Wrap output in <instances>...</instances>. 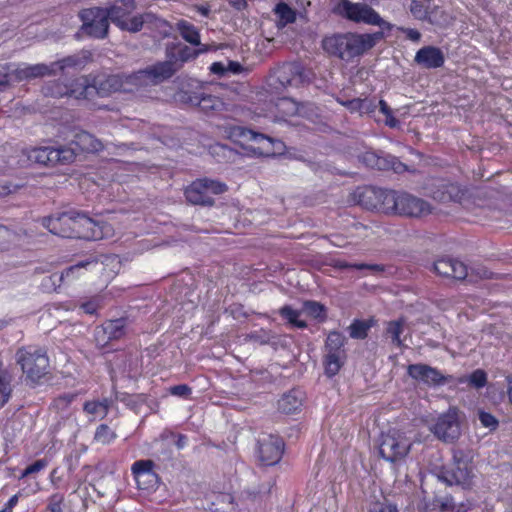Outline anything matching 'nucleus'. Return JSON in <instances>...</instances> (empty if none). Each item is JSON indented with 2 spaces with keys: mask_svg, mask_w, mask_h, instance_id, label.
I'll use <instances>...</instances> for the list:
<instances>
[{
  "mask_svg": "<svg viewBox=\"0 0 512 512\" xmlns=\"http://www.w3.org/2000/svg\"><path fill=\"white\" fill-rule=\"evenodd\" d=\"M280 315L285 318L290 324L298 328H306L307 324L305 321L300 320L301 311L295 310L292 307L286 305L280 309Z\"/></svg>",
  "mask_w": 512,
  "mask_h": 512,
  "instance_id": "obj_45",
  "label": "nucleus"
},
{
  "mask_svg": "<svg viewBox=\"0 0 512 512\" xmlns=\"http://www.w3.org/2000/svg\"><path fill=\"white\" fill-rule=\"evenodd\" d=\"M143 23L144 21L141 16L127 17L119 28L129 32H138L142 29Z\"/></svg>",
  "mask_w": 512,
  "mask_h": 512,
  "instance_id": "obj_51",
  "label": "nucleus"
},
{
  "mask_svg": "<svg viewBox=\"0 0 512 512\" xmlns=\"http://www.w3.org/2000/svg\"><path fill=\"white\" fill-rule=\"evenodd\" d=\"M430 430L443 442L452 443L457 440L461 435L457 411L449 409L446 413L440 415Z\"/></svg>",
  "mask_w": 512,
  "mask_h": 512,
  "instance_id": "obj_10",
  "label": "nucleus"
},
{
  "mask_svg": "<svg viewBox=\"0 0 512 512\" xmlns=\"http://www.w3.org/2000/svg\"><path fill=\"white\" fill-rule=\"evenodd\" d=\"M369 512H398V509L390 503H374Z\"/></svg>",
  "mask_w": 512,
  "mask_h": 512,
  "instance_id": "obj_63",
  "label": "nucleus"
},
{
  "mask_svg": "<svg viewBox=\"0 0 512 512\" xmlns=\"http://www.w3.org/2000/svg\"><path fill=\"white\" fill-rule=\"evenodd\" d=\"M414 62L424 69H436L444 65L445 56L438 47L424 46L416 52Z\"/></svg>",
  "mask_w": 512,
  "mask_h": 512,
  "instance_id": "obj_18",
  "label": "nucleus"
},
{
  "mask_svg": "<svg viewBox=\"0 0 512 512\" xmlns=\"http://www.w3.org/2000/svg\"><path fill=\"white\" fill-rule=\"evenodd\" d=\"M208 49L206 46H202L200 49L192 50L191 48L184 46L179 51V59L181 62H186L190 59L196 58L200 53L206 52Z\"/></svg>",
  "mask_w": 512,
  "mask_h": 512,
  "instance_id": "obj_57",
  "label": "nucleus"
},
{
  "mask_svg": "<svg viewBox=\"0 0 512 512\" xmlns=\"http://www.w3.org/2000/svg\"><path fill=\"white\" fill-rule=\"evenodd\" d=\"M431 212L432 207L427 201L407 192L399 193L397 215L420 218Z\"/></svg>",
  "mask_w": 512,
  "mask_h": 512,
  "instance_id": "obj_12",
  "label": "nucleus"
},
{
  "mask_svg": "<svg viewBox=\"0 0 512 512\" xmlns=\"http://www.w3.org/2000/svg\"><path fill=\"white\" fill-rule=\"evenodd\" d=\"M429 512H459L454 501L450 497H441L433 500Z\"/></svg>",
  "mask_w": 512,
  "mask_h": 512,
  "instance_id": "obj_42",
  "label": "nucleus"
},
{
  "mask_svg": "<svg viewBox=\"0 0 512 512\" xmlns=\"http://www.w3.org/2000/svg\"><path fill=\"white\" fill-rule=\"evenodd\" d=\"M408 375L427 385H441L446 382V378L438 371L426 364H411L407 368Z\"/></svg>",
  "mask_w": 512,
  "mask_h": 512,
  "instance_id": "obj_17",
  "label": "nucleus"
},
{
  "mask_svg": "<svg viewBox=\"0 0 512 512\" xmlns=\"http://www.w3.org/2000/svg\"><path fill=\"white\" fill-rule=\"evenodd\" d=\"M87 266H92L93 268H98L100 264L97 261H85V262H79L69 268H67L58 278L61 281L64 280H71L75 277L81 276L80 272L82 269L86 268Z\"/></svg>",
  "mask_w": 512,
  "mask_h": 512,
  "instance_id": "obj_41",
  "label": "nucleus"
},
{
  "mask_svg": "<svg viewBox=\"0 0 512 512\" xmlns=\"http://www.w3.org/2000/svg\"><path fill=\"white\" fill-rule=\"evenodd\" d=\"M345 340V337L340 332H330L325 343L326 351H343L342 347L344 346Z\"/></svg>",
  "mask_w": 512,
  "mask_h": 512,
  "instance_id": "obj_48",
  "label": "nucleus"
},
{
  "mask_svg": "<svg viewBox=\"0 0 512 512\" xmlns=\"http://www.w3.org/2000/svg\"><path fill=\"white\" fill-rule=\"evenodd\" d=\"M122 80V92H133L140 87L148 86L143 70L131 74H120Z\"/></svg>",
  "mask_w": 512,
  "mask_h": 512,
  "instance_id": "obj_31",
  "label": "nucleus"
},
{
  "mask_svg": "<svg viewBox=\"0 0 512 512\" xmlns=\"http://www.w3.org/2000/svg\"><path fill=\"white\" fill-rule=\"evenodd\" d=\"M127 321L124 318L109 320L95 329V341L104 347L109 341L119 340L126 334Z\"/></svg>",
  "mask_w": 512,
  "mask_h": 512,
  "instance_id": "obj_14",
  "label": "nucleus"
},
{
  "mask_svg": "<svg viewBox=\"0 0 512 512\" xmlns=\"http://www.w3.org/2000/svg\"><path fill=\"white\" fill-rule=\"evenodd\" d=\"M154 462L152 460H138L132 465V473L140 489L149 490L158 483V475L153 470Z\"/></svg>",
  "mask_w": 512,
  "mask_h": 512,
  "instance_id": "obj_15",
  "label": "nucleus"
},
{
  "mask_svg": "<svg viewBox=\"0 0 512 512\" xmlns=\"http://www.w3.org/2000/svg\"><path fill=\"white\" fill-rule=\"evenodd\" d=\"M452 261L453 259L451 258H442L437 260L434 263V271L441 276L449 277L450 274L453 272V270L451 269Z\"/></svg>",
  "mask_w": 512,
  "mask_h": 512,
  "instance_id": "obj_53",
  "label": "nucleus"
},
{
  "mask_svg": "<svg viewBox=\"0 0 512 512\" xmlns=\"http://www.w3.org/2000/svg\"><path fill=\"white\" fill-rule=\"evenodd\" d=\"M74 224L73 238L101 240L113 235V228L110 224L105 222L97 223L79 211Z\"/></svg>",
  "mask_w": 512,
  "mask_h": 512,
  "instance_id": "obj_9",
  "label": "nucleus"
},
{
  "mask_svg": "<svg viewBox=\"0 0 512 512\" xmlns=\"http://www.w3.org/2000/svg\"><path fill=\"white\" fill-rule=\"evenodd\" d=\"M344 105L347 106V108L350 109L351 111H359L361 113H369L373 111L376 107L374 102L367 98H354L352 100L345 102Z\"/></svg>",
  "mask_w": 512,
  "mask_h": 512,
  "instance_id": "obj_46",
  "label": "nucleus"
},
{
  "mask_svg": "<svg viewBox=\"0 0 512 512\" xmlns=\"http://www.w3.org/2000/svg\"><path fill=\"white\" fill-rule=\"evenodd\" d=\"M383 38L382 32L376 33H339L326 36L322 47L330 56L350 62L372 49Z\"/></svg>",
  "mask_w": 512,
  "mask_h": 512,
  "instance_id": "obj_1",
  "label": "nucleus"
},
{
  "mask_svg": "<svg viewBox=\"0 0 512 512\" xmlns=\"http://www.w3.org/2000/svg\"><path fill=\"white\" fill-rule=\"evenodd\" d=\"M178 68L172 61L158 62L143 70L148 85H157L174 75Z\"/></svg>",
  "mask_w": 512,
  "mask_h": 512,
  "instance_id": "obj_21",
  "label": "nucleus"
},
{
  "mask_svg": "<svg viewBox=\"0 0 512 512\" xmlns=\"http://www.w3.org/2000/svg\"><path fill=\"white\" fill-rule=\"evenodd\" d=\"M338 14L353 22H363L391 30L392 25L385 21L372 7L365 3H353L349 0H341L336 7Z\"/></svg>",
  "mask_w": 512,
  "mask_h": 512,
  "instance_id": "obj_5",
  "label": "nucleus"
},
{
  "mask_svg": "<svg viewBox=\"0 0 512 512\" xmlns=\"http://www.w3.org/2000/svg\"><path fill=\"white\" fill-rule=\"evenodd\" d=\"M378 193L379 188L376 187H365L359 193V203L367 208V209H376L378 208Z\"/></svg>",
  "mask_w": 512,
  "mask_h": 512,
  "instance_id": "obj_35",
  "label": "nucleus"
},
{
  "mask_svg": "<svg viewBox=\"0 0 512 512\" xmlns=\"http://www.w3.org/2000/svg\"><path fill=\"white\" fill-rule=\"evenodd\" d=\"M23 154L31 163L55 166L67 165L76 158V152L73 148L67 146L60 147H30L23 150Z\"/></svg>",
  "mask_w": 512,
  "mask_h": 512,
  "instance_id": "obj_4",
  "label": "nucleus"
},
{
  "mask_svg": "<svg viewBox=\"0 0 512 512\" xmlns=\"http://www.w3.org/2000/svg\"><path fill=\"white\" fill-rule=\"evenodd\" d=\"M354 269L360 271H366L369 274H379L384 272L385 267L380 264H366V263H354Z\"/></svg>",
  "mask_w": 512,
  "mask_h": 512,
  "instance_id": "obj_59",
  "label": "nucleus"
},
{
  "mask_svg": "<svg viewBox=\"0 0 512 512\" xmlns=\"http://www.w3.org/2000/svg\"><path fill=\"white\" fill-rule=\"evenodd\" d=\"M427 22L433 26L445 28L452 23V17L443 7L437 5L432 0L429 8Z\"/></svg>",
  "mask_w": 512,
  "mask_h": 512,
  "instance_id": "obj_29",
  "label": "nucleus"
},
{
  "mask_svg": "<svg viewBox=\"0 0 512 512\" xmlns=\"http://www.w3.org/2000/svg\"><path fill=\"white\" fill-rule=\"evenodd\" d=\"M414 440L401 429L391 428L379 438V455L392 464L402 463L409 455Z\"/></svg>",
  "mask_w": 512,
  "mask_h": 512,
  "instance_id": "obj_2",
  "label": "nucleus"
},
{
  "mask_svg": "<svg viewBox=\"0 0 512 512\" xmlns=\"http://www.w3.org/2000/svg\"><path fill=\"white\" fill-rule=\"evenodd\" d=\"M78 211L70 210L48 217H43L40 222L43 227L54 235L73 238L74 223L77 218Z\"/></svg>",
  "mask_w": 512,
  "mask_h": 512,
  "instance_id": "obj_11",
  "label": "nucleus"
},
{
  "mask_svg": "<svg viewBox=\"0 0 512 512\" xmlns=\"http://www.w3.org/2000/svg\"><path fill=\"white\" fill-rule=\"evenodd\" d=\"M79 17L85 34L97 39H104L108 35L109 20L106 9L100 7L83 9Z\"/></svg>",
  "mask_w": 512,
  "mask_h": 512,
  "instance_id": "obj_8",
  "label": "nucleus"
},
{
  "mask_svg": "<svg viewBox=\"0 0 512 512\" xmlns=\"http://www.w3.org/2000/svg\"><path fill=\"white\" fill-rule=\"evenodd\" d=\"M72 143L75 144L79 150L88 153L98 152L103 148L102 143L86 131L76 133Z\"/></svg>",
  "mask_w": 512,
  "mask_h": 512,
  "instance_id": "obj_27",
  "label": "nucleus"
},
{
  "mask_svg": "<svg viewBox=\"0 0 512 512\" xmlns=\"http://www.w3.org/2000/svg\"><path fill=\"white\" fill-rule=\"evenodd\" d=\"M86 61L78 55L67 56L61 60L50 63L53 66V75H56L57 71H64L69 67H83Z\"/></svg>",
  "mask_w": 512,
  "mask_h": 512,
  "instance_id": "obj_37",
  "label": "nucleus"
},
{
  "mask_svg": "<svg viewBox=\"0 0 512 512\" xmlns=\"http://www.w3.org/2000/svg\"><path fill=\"white\" fill-rule=\"evenodd\" d=\"M258 455L263 465H274L282 457L284 442L275 435H267L259 439Z\"/></svg>",
  "mask_w": 512,
  "mask_h": 512,
  "instance_id": "obj_13",
  "label": "nucleus"
},
{
  "mask_svg": "<svg viewBox=\"0 0 512 512\" xmlns=\"http://www.w3.org/2000/svg\"><path fill=\"white\" fill-rule=\"evenodd\" d=\"M47 461L45 459H39L35 461L33 464L29 465L21 474L20 478L27 477L29 475H32L34 473H37L44 469L47 466Z\"/></svg>",
  "mask_w": 512,
  "mask_h": 512,
  "instance_id": "obj_61",
  "label": "nucleus"
},
{
  "mask_svg": "<svg viewBox=\"0 0 512 512\" xmlns=\"http://www.w3.org/2000/svg\"><path fill=\"white\" fill-rule=\"evenodd\" d=\"M64 497L61 494H54L49 498L48 511L49 512H61V505Z\"/></svg>",
  "mask_w": 512,
  "mask_h": 512,
  "instance_id": "obj_62",
  "label": "nucleus"
},
{
  "mask_svg": "<svg viewBox=\"0 0 512 512\" xmlns=\"http://www.w3.org/2000/svg\"><path fill=\"white\" fill-rule=\"evenodd\" d=\"M12 76L16 82L30 81L46 76H53V66L44 63L33 65L23 63L13 68Z\"/></svg>",
  "mask_w": 512,
  "mask_h": 512,
  "instance_id": "obj_16",
  "label": "nucleus"
},
{
  "mask_svg": "<svg viewBox=\"0 0 512 512\" xmlns=\"http://www.w3.org/2000/svg\"><path fill=\"white\" fill-rule=\"evenodd\" d=\"M14 66L12 64L0 65V87L8 85L11 81H14L12 76V70Z\"/></svg>",
  "mask_w": 512,
  "mask_h": 512,
  "instance_id": "obj_58",
  "label": "nucleus"
},
{
  "mask_svg": "<svg viewBox=\"0 0 512 512\" xmlns=\"http://www.w3.org/2000/svg\"><path fill=\"white\" fill-rule=\"evenodd\" d=\"M344 351H327L325 356V371L330 377L336 375L343 364Z\"/></svg>",
  "mask_w": 512,
  "mask_h": 512,
  "instance_id": "obj_34",
  "label": "nucleus"
},
{
  "mask_svg": "<svg viewBox=\"0 0 512 512\" xmlns=\"http://www.w3.org/2000/svg\"><path fill=\"white\" fill-rule=\"evenodd\" d=\"M487 383L486 373L481 370H475L469 377V384L474 386L475 388H482Z\"/></svg>",
  "mask_w": 512,
  "mask_h": 512,
  "instance_id": "obj_56",
  "label": "nucleus"
},
{
  "mask_svg": "<svg viewBox=\"0 0 512 512\" xmlns=\"http://www.w3.org/2000/svg\"><path fill=\"white\" fill-rule=\"evenodd\" d=\"M116 438V434L113 430L110 429L109 426L105 424H101L96 432L94 439L101 444H109Z\"/></svg>",
  "mask_w": 512,
  "mask_h": 512,
  "instance_id": "obj_50",
  "label": "nucleus"
},
{
  "mask_svg": "<svg viewBox=\"0 0 512 512\" xmlns=\"http://www.w3.org/2000/svg\"><path fill=\"white\" fill-rule=\"evenodd\" d=\"M10 376L7 371L0 369V407L4 406L10 398Z\"/></svg>",
  "mask_w": 512,
  "mask_h": 512,
  "instance_id": "obj_49",
  "label": "nucleus"
},
{
  "mask_svg": "<svg viewBox=\"0 0 512 512\" xmlns=\"http://www.w3.org/2000/svg\"><path fill=\"white\" fill-rule=\"evenodd\" d=\"M472 460L473 452L471 450L454 449L452 467L443 476L445 481L449 485H469L473 477Z\"/></svg>",
  "mask_w": 512,
  "mask_h": 512,
  "instance_id": "obj_7",
  "label": "nucleus"
},
{
  "mask_svg": "<svg viewBox=\"0 0 512 512\" xmlns=\"http://www.w3.org/2000/svg\"><path fill=\"white\" fill-rule=\"evenodd\" d=\"M373 325V320H354L348 327L350 337L353 339H364Z\"/></svg>",
  "mask_w": 512,
  "mask_h": 512,
  "instance_id": "obj_38",
  "label": "nucleus"
},
{
  "mask_svg": "<svg viewBox=\"0 0 512 512\" xmlns=\"http://www.w3.org/2000/svg\"><path fill=\"white\" fill-rule=\"evenodd\" d=\"M187 102L198 106L205 113L219 112L224 109V102L216 96L204 93H193L188 96Z\"/></svg>",
  "mask_w": 512,
  "mask_h": 512,
  "instance_id": "obj_24",
  "label": "nucleus"
},
{
  "mask_svg": "<svg viewBox=\"0 0 512 512\" xmlns=\"http://www.w3.org/2000/svg\"><path fill=\"white\" fill-rule=\"evenodd\" d=\"M69 97L91 101L95 98V87L90 75H82L68 84Z\"/></svg>",
  "mask_w": 512,
  "mask_h": 512,
  "instance_id": "obj_20",
  "label": "nucleus"
},
{
  "mask_svg": "<svg viewBox=\"0 0 512 512\" xmlns=\"http://www.w3.org/2000/svg\"><path fill=\"white\" fill-rule=\"evenodd\" d=\"M274 12L278 17L279 25L282 27L296 20L295 11L284 2L278 3L274 8Z\"/></svg>",
  "mask_w": 512,
  "mask_h": 512,
  "instance_id": "obj_39",
  "label": "nucleus"
},
{
  "mask_svg": "<svg viewBox=\"0 0 512 512\" xmlns=\"http://www.w3.org/2000/svg\"><path fill=\"white\" fill-rule=\"evenodd\" d=\"M404 321L402 319L390 321L386 327V334L391 338L393 344L402 346L400 335L403 333Z\"/></svg>",
  "mask_w": 512,
  "mask_h": 512,
  "instance_id": "obj_44",
  "label": "nucleus"
},
{
  "mask_svg": "<svg viewBox=\"0 0 512 512\" xmlns=\"http://www.w3.org/2000/svg\"><path fill=\"white\" fill-rule=\"evenodd\" d=\"M227 190L225 183L203 178L198 179L189 185L185 190L188 202L194 205H213L214 195H219Z\"/></svg>",
  "mask_w": 512,
  "mask_h": 512,
  "instance_id": "obj_6",
  "label": "nucleus"
},
{
  "mask_svg": "<svg viewBox=\"0 0 512 512\" xmlns=\"http://www.w3.org/2000/svg\"><path fill=\"white\" fill-rule=\"evenodd\" d=\"M479 420L484 427L490 430H495L498 426V420L492 414L484 411L479 412Z\"/></svg>",
  "mask_w": 512,
  "mask_h": 512,
  "instance_id": "obj_60",
  "label": "nucleus"
},
{
  "mask_svg": "<svg viewBox=\"0 0 512 512\" xmlns=\"http://www.w3.org/2000/svg\"><path fill=\"white\" fill-rule=\"evenodd\" d=\"M399 193L393 190L379 188L377 210L386 214H396L398 207Z\"/></svg>",
  "mask_w": 512,
  "mask_h": 512,
  "instance_id": "obj_26",
  "label": "nucleus"
},
{
  "mask_svg": "<svg viewBox=\"0 0 512 512\" xmlns=\"http://www.w3.org/2000/svg\"><path fill=\"white\" fill-rule=\"evenodd\" d=\"M177 29L185 41L192 45H201L199 31L194 25L185 20H181L177 23Z\"/></svg>",
  "mask_w": 512,
  "mask_h": 512,
  "instance_id": "obj_33",
  "label": "nucleus"
},
{
  "mask_svg": "<svg viewBox=\"0 0 512 512\" xmlns=\"http://www.w3.org/2000/svg\"><path fill=\"white\" fill-rule=\"evenodd\" d=\"M451 269L453 272L449 277L456 280H464L468 278V268L463 262L453 259Z\"/></svg>",
  "mask_w": 512,
  "mask_h": 512,
  "instance_id": "obj_55",
  "label": "nucleus"
},
{
  "mask_svg": "<svg viewBox=\"0 0 512 512\" xmlns=\"http://www.w3.org/2000/svg\"><path fill=\"white\" fill-rule=\"evenodd\" d=\"M276 117L278 120H286L288 117L295 116L299 107L297 102L288 97H283L275 103Z\"/></svg>",
  "mask_w": 512,
  "mask_h": 512,
  "instance_id": "obj_32",
  "label": "nucleus"
},
{
  "mask_svg": "<svg viewBox=\"0 0 512 512\" xmlns=\"http://www.w3.org/2000/svg\"><path fill=\"white\" fill-rule=\"evenodd\" d=\"M358 158L367 167L378 170L393 169L395 172H400L404 167V165L398 162L394 157H382L371 150L365 151L363 154L358 155Z\"/></svg>",
  "mask_w": 512,
  "mask_h": 512,
  "instance_id": "obj_19",
  "label": "nucleus"
},
{
  "mask_svg": "<svg viewBox=\"0 0 512 512\" xmlns=\"http://www.w3.org/2000/svg\"><path fill=\"white\" fill-rule=\"evenodd\" d=\"M15 237L16 235L13 231L0 225V252L8 250Z\"/></svg>",
  "mask_w": 512,
  "mask_h": 512,
  "instance_id": "obj_52",
  "label": "nucleus"
},
{
  "mask_svg": "<svg viewBox=\"0 0 512 512\" xmlns=\"http://www.w3.org/2000/svg\"><path fill=\"white\" fill-rule=\"evenodd\" d=\"M303 405V393L293 389L286 393L278 402V408L283 413L292 414L298 411Z\"/></svg>",
  "mask_w": 512,
  "mask_h": 512,
  "instance_id": "obj_25",
  "label": "nucleus"
},
{
  "mask_svg": "<svg viewBox=\"0 0 512 512\" xmlns=\"http://www.w3.org/2000/svg\"><path fill=\"white\" fill-rule=\"evenodd\" d=\"M17 364L32 382H38L48 373L49 359L46 352L37 347H21L15 354Z\"/></svg>",
  "mask_w": 512,
  "mask_h": 512,
  "instance_id": "obj_3",
  "label": "nucleus"
},
{
  "mask_svg": "<svg viewBox=\"0 0 512 512\" xmlns=\"http://www.w3.org/2000/svg\"><path fill=\"white\" fill-rule=\"evenodd\" d=\"M431 1L432 0H412L409 10L413 17L420 21H427Z\"/></svg>",
  "mask_w": 512,
  "mask_h": 512,
  "instance_id": "obj_40",
  "label": "nucleus"
},
{
  "mask_svg": "<svg viewBox=\"0 0 512 512\" xmlns=\"http://www.w3.org/2000/svg\"><path fill=\"white\" fill-rule=\"evenodd\" d=\"M108 13V20H111L118 27L123 21L129 16V14L135 9V3L133 0H127L123 2V5H113L109 8H105Z\"/></svg>",
  "mask_w": 512,
  "mask_h": 512,
  "instance_id": "obj_30",
  "label": "nucleus"
},
{
  "mask_svg": "<svg viewBox=\"0 0 512 512\" xmlns=\"http://www.w3.org/2000/svg\"><path fill=\"white\" fill-rule=\"evenodd\" d=\"M492 277V272H490L487 268L483 266H475L471 268V271L468 272V281L476 282L481 279H489Z\"/></svg>",
  "mask_w": 512,
  "mask_h": 512,
  "instance_id": "obj_54",
  "label": "nucleus"
},
{
  "mask_svg": "<svg viewBox=\"0 0 512 512\" xmlns=\"http://www.w3.org/2000/svg\"><path fill=\"white\" fill-rule=\"evenodd\" d=\"M464 195L461 187L455 183L440 182L431 191L433 199L442 202H460Z\"/></svg>",
  "mask_w": 512,
  "mask_h": 512,
  "instance_id": "obj_22",
  "label": "nucleus"
},
{
  "mask_svg": "<svg viewBox=\"0 0 512 512\" xmlns=\"http://www.w3.org/2000/svg\"><path fill=\"white\" fill-rule=\"evenodd\" d=\"M83 409L87 414L91 415L93 419H103L108 413V400L87 401Z\"/></svg>",
  "mask_w": 512,
  "mask_h": 512,
  "instance_id": "obj_36",
  "label": "nucleus"
},
{
  "mask_svg": "<svg viewBox=\"0 0 512 512\" xmlns=\"http://www.w3.org/2000/svg\"><path fill=\"white\" fill-rule=\"evenodd\" d=\"M302 79L300 67L294 64H288L280 68L277 72V80L283 86H297Z\"/></svg>",
  "mask_w": 512,
  "mask_h": 512,
  "instance_id": "obj_28",
  "label": "nucleus"
},
{
  "mask_svg": "<svg viewBox=\"0 0 512 512\" xmlns=\"http://www.w3.org/2000/svg\"><path fill=\"white\" fill-rule=\"evenodd\" d=\"M172 395L186 398L191 394V388L186 384L176 385L170 388Z\"/></svg>",
  "mask_w": 512,
  "mask_h": 512,
  "instance_id": "obj_64",
  "label": "nucleus"
},
{
  "mask_svg": "<svg viewBox=\"0 0 512 512\" xmlns=\"http://www.w3.org/2000/svg\"><path fill=\"white\" fill-rule=\"evenodd\" d=\"M68 84L59 81L49 82L43 87V92L47 96L61 98L64 96L69 97Z\"/></svg>",
  "mask_w": 512,
  "mask_h": 512,
  "instance_id": "obj_43",
  "label": "nucleus"
},
{
  "mask_svg": "<svg viewBox=\"0 0 512 512\" xmlns=\"http://www.w3.org/2000/svg\"><path fill=\"white\" fill-rule=\"evenodd\" d=\"M95 87V96L107 97L113 93L122 91V80L120 74L108 75L103 78H92Z\"/></svg>",
  "mask_w": 512,
  "mask_h": 512,
  "instance_id": "obj_23",
  "label": "nucleus"
},
{
  "mask_svg": "<svg viewBox=\"0 0 512 512\" xmlns=\"http://www.w3.org/2000/svg\"><path fill=\"white\" fill-rule=\"evenodd\" d=\"M302 312L315 319H325V307L316 301H305Z\"/></svg>",
  "mask_w": 512,
  "mask_h": 512,
  "instance_id": "obj_47",
  "label": "nucleus"
}]
</instances>
